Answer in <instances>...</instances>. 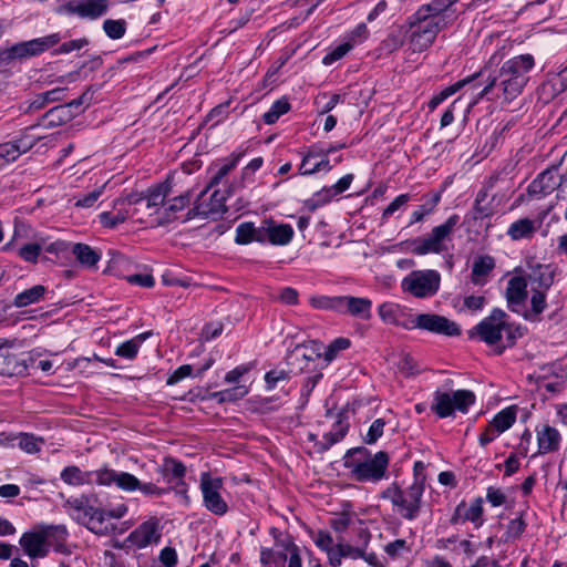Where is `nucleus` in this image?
<instances>
[{"label": "nucleus", "mask_w": 567, "mask_h": 567, "mask_svg": "<svg viewBox=\"0 0 567 567\" xmlns=\"http://www.w3.org/2000/svg\"><path fill=\"white\" fill-rule=\"evenodd\" d=\"M378 312L383 322L394 326L403 327V324H409V319L406 321H401L400 317L402 315L401 306L394 302H383L379 306Z\"/></svg>", "instance_id": "nucleus-34"}, {"label": "nucleus", "mask_w": 567, "mask_h": 567, "mask_svg": "<svg viewBox=\"0 0 567 567\" xmlns=\"http://www.w3.org/2000/svg\"><path fill=\"white\" fill-rule=\"evenodd\" d=\"M516 420V410L511 406L498 412L491 421L489 425L499 434L508 430Z\"/></svg>", "instance_id": "nucleus-36"}, {"label": "nucleus", "mask_w": 567, "mask_h": 567, "mask_svg": "<svg viewBox=\"0 0 567 567\" xmlns=\"http://www.w3.org/2000/svg\"><path fill=\"white\" fill-rule=\"evenodd\" d=\"M423 493L424 488L420 483H412L405 489L393 484L382 493V497L390 499L403 518L413 520L420 513Z\"/></svg>", "instance_id": "nucleus-5"}, {"label": "nucleus", "mask_w": 567, "mask_h": 567, "mask_svg": "<svg viewBox=\"0 0 567 567\" xmlns=\"http://www.w3.org/2000/svg\"><path fill=\"white\" fill-rule=\"evenodd\" d=\"M495 267V260L491 256L478 257L472 267L473 281L478 282V278L487 276Z\"/></svg>", "instance_id": "nucleus-43"}, {"label": "nucleus", "mask_w": 567, "mask_h": 567, "mask_svg": "<svg viewBox=\"0 0 567 567\" xmlns=\"http://www.w3.org/2000/svg\"><path fill=\"white\" fill-rule=\"evenodd\" d=\"M109 0H87L86 2L69 1L63 6V11L76 14L82 19H97L107 10Z\"/></svg>", "instance_id": "nucleus-16"}, {"label": "nucleus", "mask_w": 567, "mask_h": 567, "mask_svg": "<svg viewBox=\"0 0 567 567\" xmlns=\"http://www.w3.org/2000/svg\"><path fill=\"white\" fill-rule=\"evenodd\" d=\"M72 252L81 266L94 268L101 259V255L91 246L82 243L74 244Z\"/></svg>", "instance_id": "nucleus-31"}, {"label": "nucleus", "mask_w": 567, "mask_h": 567, "mask_svg": "<svg viewBox=\"0 0 567 567\" xmlns=\"http://www.w3.org/2000/svg\"><path fill=\"white\" fill-rule=\"evenodd\" d=\"M147 337L148 333L145 332L121 343L120 346H117L115 354L127 360H133L137 355L140 347L146 340Z\"/></svg>", "instance_id": "nucleus-35"}, {"label": "nucleus", "mask_w": 567, "mask_h": 567, "mask_svg": "<svg viewBox=\"0 0 567 567\" xmlns=\"http://www.w3.org/2000/svg\"><path fill=\"white\" fill-rule=\"evenodd\" d=\"M320 153L315 154L313 152H310L308 155H306L301 162L300 171L303 175H310L320 171L329 172L332 166L330 165L329 159L323 158L312 165H310V159L316 156H320Z\"/></svg>", "instance_id": "nucleus-41"}, {"label": "nucleus", "mask_w": 567, "mask_h": 567, "mask_svg": "<svg viewBox=\"0 0 567 567\" xmlns=\"http://www.w3.org/2000/svg\"><path fill=\"white\" fill-rule=\"evenodd\" d=\"M560 184L556 171L546 169L535 178L527 188L530 196L542 197L550 194Z\"/></svg>", "instance_id": "nucleus-19"}, {"label": "nucleus", "mask_w": 567, "mask_h": 567, "mask_svg": "<svg viewBox=\"0 0 567 567\" xmlns=\"http://www.w3.org/2000/svg\"><path fill=\"white\" fill-rule=\"evenodd\" d=\"M244 151L234 152L233 154H230V156L223 159V163L220 165L215 164V166H217L218 168L210 178V182L208 183L207 187L200 193V196H204L207 193L208 188L218 185L221 182V179L237 166L239 159L244 156Z\"/></svg>", "instance_id": "nucleus-27"}, {"label": "nucleus", "mask_w": 567, "mask_h": 567, "mask_svg": "<svg viewBox=\"0 0 567 567\" xmlns=\"http://www.w3.org/2000/svg\"><path fill=\"white\" fill-rule=\"evenodd\" d=\"M410 28H416L422 30H432L433 35L436 37L441 30L446 28L449 24L445 23L443 18H434L431 13L422 12L421 9L410 18Z\"/></svg>", "instance_id": "nucleus-23"}, {"label": "nucleus", "mask_w": 567, "mask_h": 567, "mask_svg": "<svg viewBox=\"0 0 567 567\" xmlns=\"http://www.w3.org/2000/svg\"><path fill=\"white\" fill-rule=\"evenodd\" d=\"M290 104L287 99L282 97L272 103L269 111L262 115V120L266 124H274L278 118L289 112Z\"/></svg>", "instance_id": "nucleus-44"}, {"label": "nucleus", "mask_w": 567, "mask_h": 567, "mask_svg": "<svg viewBox=\"0 0 567 567\" xmlns=\"http://www.w3.org/2000/svg\"><path fill=\"white\" fill-rule=\"evenodd\" d=\"M105 188V185H102L94 190L90 192L89 194L76 198L74 205L76 207L81 208H91L94 206V204L97 202V199L101 197Z\"/></svg>", "instance_id": "nucleus-54"}, {"label": "nucleus", "mask_w": 567, "mask_h": 567, "mask_svg": "<svg viewBox=\"0 0 567 567\" xmlns=\"http://www.w3.org/2000/svg\"><path fill=\"white\" fill-rule=\"evenodd\" d=\"M349 430V422L343 417L342 414H339L338 420L333 424L331 431L327 432L322 441L319 442V450L324 452L328 451L332 445L340 442Z\"/></svg>", "instance_id": "nucleus-28"}, {"label": "nucleus", "mask_w": 567, "mask_h": 567, "mask_svg": "<svg viewBox=\"0 0 567 567\" xmlns=\"http://www.w3.org/2000/svg\"><path fill=\"white\" fill-rule=\"evenodd\" d=\"M61 480L69 485H83L91 482V475L78 466H68L61 472Z\"/></svg>", "instance_id": "nucleus-39"}, {"label": "nucleus", "mask_w": 567, "mask_h": 567, "mask_svg": "<svg viewBox=\"0 0 567 567\" xmlns=\"http://www.w3.org/2000/svg\"><path fill=\"white\" fill-rule=\"evenodd\" d=\"M411 548L404 539H395L384 546V551L391 559H398L410 553Z\"/></svg>", "instance_id": "nucleus-50"}, {"label": "nucleus", "mask_w": 567, "mask_h": 567, "mask_svg": "<svg viewBox=\"0 0 567 567\" xmlns=\"http://www.w3.org/2000/svg\"><path fill=\"white\" fill-rule=\"evenodd\" d=\"M163 472L165 476L169 477V481L173 478L177 480L176 486L184 485L183 477L186 468L182 462L172 457H166L163 464Z\"/></svg>", "instance_id": "nucleus-37"}, {"label": "nucleus", "mask_w": 567, "mask_h": 567, "mask_svg": "<svg viewBox=\"0 0 567 567\" xmlns=\"http://www.w3.org/2000/svg\"><path fill=\"white\" fill-rule=\"evenodd\" d=\"M473 82V75L471 76H467L458 82H456L455 84L444 89L443 91H441L439 94L434 95L431 101L429 102V107L431 110H434L435 107H437L444 100H446L447 97H450L451 95H453L454 93H456L461 87H463L464 85L468 84Z\"/></svg>", "instance_id": "nucleus-42"}, {"label": "nucleus", "mask_w": 567, "mask_h": 567, "mask_svg": "<svg viewBox=\"0 0 567 567\" xmlns=\"http://www.w3.org/2000/svg\"><path fill=\"white\" fill-rule=\"evenodd\" d=\"M410 200L409 194H401L395 197L383 210L382 218H388L394 214L400 207L404 206Z\"/></svg>", "instance_id": "nucleus-64"}, {"label": "nucleus", "mask_w": 567, "mask_h": 567, "mask_svg": "<svg viewBox=\"0 0 567 567\" xmlns=\"http://www.w3.org/2000/svg\"><path fill=\"white\" fill-rule=\"evenodd\" d=\"M288 378V373L284 370H271L265 375L266 388L268 390H272L278 385L279 382L287 381Z\"/></svg>", "instance_id": "nucleus-63"}, {"label": "nucleus", "mask_w": 567, "mask_h": 567, "mask_svg": "<svg viewBox=\"0 0 567 567\" xmlns=\"http://www.w3.org/2000/svg\"><path fill=\"white\" fill-rule=\"evenodd\" d=\"M55 533L59 536L65 535V529L50 526L38 532L24 533L20 538V545L30 558H43L49 553V539Z\"/></svg>", "instance_id": "nucleus-9"}, {"label": "nucleus", "mask_w": 567, "mask_h": 567, "mask_svg": "<svg viewBox=\"0 0 567 567\" xmlns=\"http://www.w3.org/2000/svg\"><path fill=\"white\" fill-rule=\"evenodd\" d=\"M16 363L17 359L9 349L0 347V373L11 374Z\"/></svg>", "instance_id": "nucleus-56"}, {"label": "nucleus", "mask_w": 567, "mask_h": 567, "mask_svg": "<svg viewBox=\"0 0 567 567\" xmlns=\"http://www.w3.org/2000/svg\"><path fill=\"white\" fill-rule=\"evenodd\" d=\"M527 279L524 276H514L507 281L505 298L507 307L515 313H522L528 297Z\"/></svg>", "instance_id": "nucleus-14"}, {"label": "nucleus", "mask_w": 567, "mask_h": 567, "mask_svg": "<svg viewBox=\"0 0 567 567\" xmlns=\"http://www.w3.org/2000/svg\"><path fill=\"white\" fill-rule=\"evenodd\" d=\"M41 252L39 244H27L19 249V256L29 262H35Z\"/></svg>", "instance_id": "nucleus-62"}, {"label": "nucleus", "mask_w": 567, "mask_h": 567, "mask_svg": "<svg viewBox=\"0 0 567 567\" xmlns=\"http://www.w3.org/2000/svg\"><path fill=\"white\" fill-rule=\"evenodd\" d=\"M91 482L99 485L109 486L115 484L125 492H134V487L138 484V478L127 472H116L107 467L90 472Z\"/></svg>", "instance_id": "nucleus-13"}, {"label": "nucleus", "mask_w": 567, "mask_h": 567, "mask_svg": "<svg viewBox=\"0 0 567 567\" xmlns=\"http://www.w3.org/2000/svg\"><path fill=\"white\" fill-rule=\"evenodd\" d=\"M534 65L535 59L529 53L506 60L498 71H493L485 65L473 74V80H485V85L477 93L475 102L486 99L488 101L499 100L502 103H511L522 94L529 81V72Z\"/></svg>", "instance_id": "nucleus-1"}, {"label": "nucleus", "mask_w": 567, "mask_h": 567, "mask_svg": "<svg viewBox=\"0 0 567 567\" xmlns=\"http://www.w3.org/2000/svg\"><path fill=\"white\" fill-rule=\"evenodd\" d=\"M310 305L317 309H332V310L339 311L340 296H337V297H327V296L311 297Z\"/></svg>", "instance_id": "nucleus-52"}, {"label": "nucleus", "mask_w": 567, "mask_h": 567, "mask_svg": "<svg viewBox=\"0 0 567 567\" xmlns=\"http://www.w3.org/2000/svg\"><path fill=\"white\" fill-rule=\"evenodd\" d=\"M404 329H422L433 333L445 336H458L461 333L457 324L447 318L435 313H420L409 319V324H403Z\"/></svg>", "instance_id": "nucleus-10"}, {"label": "nucleus", "mask_w": 567, "mask_h": 567, "mask_svg": "<svg viewBox=\"0 0 567 567\" xmlns=\"http://www.w3.org/2000/svg\"><path fill=\"white\" fill-rule=\"evenodd\" d=\"M460 221L458 215L450 216L443 224L434 227L424 238H417L411 241L410 250L414 255L423 256L427 254H441L446 250L445 243L451 240V236Z\"/></svg>", "instance_id": "nucleus-6"}, {"label": "nucleus", "mask_w": 567, "mask_h": 567, "mask_svg": "<svg viewBox=\"0 0 567 567\" xmlns=\"http://www.w3.org/2000/svg\"><path fill=\"white\" fill-rule=\"evenodd\" d=\"M350 347V340L347 338H338L333 340L326 349L324 360L330 362L333 360L339 351L346 350Z\"/></svg>", "instance_id": "nucleus-55"}, {"label": "nucleus", "mask_w": 567, "mask_h": 567, "mask_svg": "<svg viewBox=\"0 0 567 567\" xmlns=\"http://www.w3.org/2000/svg\"><path fill=\"white\" fill-rule=\"evenodd\" d=\"M103 30L109 38L117 40L125 34L126 22L124 20L107 19L103 22Z\"/></svg>", "instance_id": "nucleus-47"}, {"label": "nucleus", "mask_w": 567, "mask_h": 567, "mask_svg": "<svg viewBox=\"0 0 567 567\" xmlns=\"http://www.w3.org/2000/svg\"><path fill=\"white\" fill-rule=\"evenodd\" d=\"M189 203L190 192H186L185 194L174 197L169 200L168 206L166 207V216L169 217V214L183 210Z\"/></svg>", "instance_id": "nucleus-58"}, {"label": "nucleus", "mask_w": 567, "mask_h": 567, "mask_svg": "<svg viewBox=\"0 0 567 567\" xmlns=\"http://www.w3.org/2000/svg\"><path fill=\"white\" fill-rule=\"evenodd\" d=\"M507 313L502 309H494L491 315L476 324L471 332L488 346H495V353L502 354L505 349L512 348L517 338L522 337L520 329L506 321Z\"/></svg>", "instance_id": "nucleus-2"}, {"label": "nucleus", "mask_w": 567, "mask_h": 567, "mask_svg": "<svg viewBox=\"0 0 567 567\" xmlns=\"http://www.w3.org/2000/svg\"><path fill=\"white\" fill-rule=\"evenodd\" d=\"M352 181H353V175L347 174L343 177H341L332 186L322 189V192L319 195L322 194L324 196V200L327 202V200L331 199L333 196H337V195L346 192L350 187Z\"/></svg>", "instance_id": "nucleus-46"}, {"label": "nucleus", "mask_w": 567, "mask_h": 567, "mask_svg": "<svg viewBox=\"0 0 567 567\" xmlns=\"http://www.w3.org/2000/svg\"><path fill=\"white\" fill-rule=\"evenodd\" d=\"M47 291H48V289L45 286L35 285L29 289H25V290L19 292L14 297L12 305L16 308H24L30 305L38 303L44 299Z\"/></svg>", "instance_id": "nucleus-30"}, {"label": "nucleus", "mask_w": 567, "mask_h": 567, "mask_svg": "<svg viewBox=\"0 0 567 567\" xmlns=\"http://www.w3.org/2000/svg\"><path fill=\"white\" fill-rule=\"evenodd\" d=\"M405 42V32L400 28L392 31L381 43V51L392 53L399 50Z\"/></svg>", "instance_id": "nucleus-45"}, {"label": "nucleus", "mask_w": 567, "mask_h": 567, "mask_svg": "<svg viewBox=\"0 0 567 567\" xmlns=\"http://www.w3.org/2000/svg\"><path fill=\"white\" fill-rule=\"evenodd\" d=\"M100 89V85H90L78 99L71 101V105L74 106V110L79 112V114L82 113L84 111L82 106H89L93 101L94 94L99 92Z\"/></svg>", "instance_id": "nucleus-49"}, {"label": "nucleus", "mask_w": 567, "mask_h": 567, "mask_svg": "<svg viewBox=\"0 0 567 567\" xmlns=\"http://www.w3.org/2000/svg\"><path fill=\"white\" fill-rule=\"evenodd\" d=\"M127 217L128 214L123 212H117L114 215L109 212H104L100 214V221L105 227L114 228L116 225L124 223Z\"/></svg>", "instance_id": "nucleus-60"}, {"label": "nucleus", "mask_w": 567, "mask_h": 567, "mask_svg": "<svg viewBox=\"0 0 567 567\" xmlns=\"http://www.w3.org/2000/svg\"><path fill=\"white\" fill-rule=\"evenodd\" d=\"M63 37L56 32L42 38L32 39L13 45L10 49V54L13 58H30L39 55L51 48L55 47Z\"/></svg>", "instance_id": "nucleus-12"}, {"label": "nucleus", "mask_w": 567, "mask_h": 567, "mask_svg": "<svg viewBox=\"0 0 567 567\" xmlns=\"http://www.w3.org/2000/svg\"><path fill=\"white\" fill-rule=\"evenodd\" d=\"M458 0H433L431 3L420 7L421 13H431L434 18H443L446 24L452 23L456 19L452 6Z\"/></svg>", "instance_id": "nucleus-24"}, {"label": "nucleus", "mask_w": 567, "mask_h": 567, "mask_svg": "<svg viewBox=\"0 0 567 567\" xmlns=\"http://www.w3.org/2000/svg\"><path fill=\"white\" fill-rule=\"evenodd\" d=\"M35 142V137L25 135L14 142L0 144V168L16 161L21 154L31 150Z\"/></svg>", "instance_id": "nucleus-17"}, {"label": "nucleus", "mask_w": 567, "mask_h": 567, "mask_svg": "<svg viewBox=\"0 0 567 567\" xmlns=\"http://www.w3.org/2000/svg\"><path fill=\"white\" fill-rule=\"evenodd\" d=\"M161 538L158 524L154 520H147L134 529L127 537V540L137 548H145L150 544L157 543Z\"/></svg>", "instance_id": "nucleus-18"}, {"label": "nucleus", "mask_w": 567, "mask_h": 567, "mask_svg": "<svg viewBox=\"0 0 567 567\" xmlns=\"http://www.w3.org/2000/svg\"><path fill=\"white\" fill-rule=\"evenodd\" d=\"M254 223L246 221L241 223L236 228L235 243L238 245H248L254 241Z\"/></svg>", "instance_id": "nucleus-48"}, {"label": "nucleus", "mask_w": 567, "mask_h": 567, "mask_svg": "<svg viewBox=\"0 0 567 567\" xmlns=\"http://www.w3.org/2000/svg\"><path fill=\"white\" fill-rule=\"evenodd\" d=\"M475 403V394L471 390L437 389L433 394L431 410L439 417L452 416L456 411L466 413Z\"/></svg>", "instance_id": "nucleus-4"}, {"label": "nucleus", "mask_w": 567, "mask_h": 567, "mask_svg": "<svg viewBox=\"0 0 567 567\" xmlns=\"http://www.w3.org/2000/svg\"><path fill=\"white\" fill-rule=\"evenodd\" d=\"M441 275L434 269L413 270L401 281V289L417 299L435 296L440 289Z\"/></svg>", "instance_id": "nucleus-7"}, {"label": "nucleus", "mask_w": 567, "mask_h": 567, "mask_svg": "<svg viewBox=\"0 0 567 567\" xmlns=\"http://www.w3.org/2000/svg\"><path fill=\"white\" fill-rule=\"evenodd\" d=\"M352 50L351 45L346 41H342L338 44L331 52H329L323 59L322 63L329 65L340 59H342L347 53Z\"/></svg>", "instance_id": "nucleus-57"}, {"label": "nucleus", "mask_w": 567, "mask_h": 567, "mask_svg": "<svg viewBox=\"0 0 567 567\" xmlns=\"http://www.w3.org/2000/svg\"><path fill=\"white\" fill-rule=\"evenodd\" d=\"M221 486V478H212L208 473L202 474L200 489L203 493L204 504L206 508L215 515H224L228 509L226 502L219 494Z\"/></svg>", "instance_id": "nucleus-11"}, {"label": "nucleus", "mask_w": 567, "mask_h": 567, "mask_svg": "<svg viewBox=\"0 0 567 567\" xmlns=\"http://www.w3.org/2000/svg\"><path fill=\"white\" fill-rule=\"evenodd\" d=\"M483 499L482 497L475 498L470 505L465 502H461L451 516L450 523L452 525L463 524L465 522H472L476 527L483 524Z\"/></svg>", "instance_id": "nucleus-15"}, {"label": "nucleus", "mask_w": 567, "mask_h": 567, "mask_svg": "<svg viewBox=\"0 0 567 567\" xmlns=\"http://www.w3.org/2000/svg\"><path fill=\"white\" fill-rule=\"evenodd\" d=\"M385 422L383 419H377L372 422L369 427L367 435L364 436V443L374 444L383 434Z\"/></svg>", "instance_id": "nucleus-59"}, {"label": "nucleus", "mask_w": 567, "mask_h": 567, "mask_svg": "<svg viewBox=\"0 0 567 567\" xmlns=\"http://www.w3.org/2000/svg\"><path fill=\"white\" fill-rule=\"evenodd\" d=\"M203 196H198L196 203H195V206L193 208H190L187 213V220L194 218V217H197V216H200V217H204V218H207L212 215L215 214V212H217L218 209L216 207H207L205 206L204 204L202 203H198V200L202 198Z\"/></svg>", "instance_id": "nucleus-61"}, {"label": "nucleus", "mask_w": 567, "mask_h": 567, "mask_svg": "<svg viewBox=\"0 0 567 567\" xmlns=\"http://www.w3.org/2000/svg\"><path fill=\"white\" fill-rule=\"evenodd\" d=\"M43 443V439L35 437L32 434H21L19 437V446L27 453L39 452Z\"/></svg>", "instance_id": "nucleus-53"}, {"label": "nucleus", "mask_w": 567, "mask_h": 567, "mask_svg": "<svg viewBox=\"0 0 567 567\" xmlns=\"http://www.w3.org/2000/svg\"><path fill=\"white\" fill-rule=\"evenodd\" d=\"M411 33L409 35L410 47L413 52H422L426 50L435 40L432 30H422L416 28H410Z\"/></svg>", "instance_id": "nucleus-33"}, {"label": "nucleus", "mask_w": 567, "mask_h": 567, "mask_svg": "<svg viewBox=\"0 0 567 567\" xmlns=\"http://www.w3.org/2000/svg\"><path fill=\"white\" fill-rule=\"evenodd\" d=\"M424 199V204L412 213L411 224L421 221L434 210L441 200V193H433L431 196H425Z\"/></svg>", "instance_id": "nucleus-38"}, {"label": "nucleus", "mask_w": 567, "mask_h": 567, "mask_svg": "<svg viewBox=\"0 0 567 567\" xmlns=\"http://www.w3.org/2000/svg\"><path fill=\"white\" fill-rule=\"evenodd\" d=\"M79 114L74 110V106L70 103L58 105L52 109H50L47 113H44L41 117L42 124L45 127H55L60 126L69 121H71L73 117H75Z\"/></svg>", "instance_id": "nucleus-21"}, {"label": "nucleus", "mask_w": 567, "mask_h": 567, "mask_svg": "<svg viewBox=\"0 0 567 567\" xmlns=\"http://www.w3.org/2000/svg\"><path fill=\"white\" fill-rule=\"evenodd\" d=\"M369 35V30L365 23H360L355 27L354 30L349 32L344 38L343 41H346L348 44L351 45L353 49L354 47L361 44L363 41L367 40Z\"/></svg>", "instance_id": "nucleus-51"}, {"label": "nucleus", "mask_w": 567, "mask_h": 567, "mask_svg": "<svg viewBox=\"0 0 567 567\" xmlns=\"http://www.w3.org/2000/svg\"><path fill=\"white\" fill-rule=\"evenodd\" d=\"M530 289H549L554 282V272L548 265L537 264L524 276Z\"/></svg>", "instance_id": "nucleus-22"}, {"label": "nucleus", "mask_w": 567, "mask_h": 567, "mask_svg": "<svg viewBox=\"0 0 567 567\" xmlns=\"http://www.w3.org/2000/svg\"><path fill=\"white\" fill-rule=\"evenodd\" d=\"M268 243L276 246L288 245L293 237V228L288 224H277L272 219H266Z\"/></svg>", "instance_id": "nucleus-25"}, {"label": "nucleus", "mask_w": 567, "mask_h": 567, "mask_svg": "<svg viewBox=\"0 0 567 567\" xmlns=\"http://www.w3.org/2000/svg\"><path fill=\"white\" fill-rule=\"evenodd\" d=\"M372 301L368 298L340 296L341 313H349L351 316L369 319L371 317Z\"/></svg>", "instance_id": "nucleus-20"}, {"label": "nucleus", "mask_w": 567, "mask_h": 567, "mask_svg": "<svg viewBox=\"0 0 567 567\" xmlns=\"http://www.w3.org/2000/svg\"><path fill=\"white\" fill-rule=\"evenodd\" d=\"M69 504L74 511L75 518L95 533L103 529L105 516L122 518L127 512V507L124 504L112 509H105L93 495L74 498L69 501Z\"/></svg>", "instance_id": "nucleus-3"}, {"label": "nucleus", "mask_w": 567, "mask_h": 567, "mask_svg": "<svg viewBox=\"0 0 567 567\" xmlns=\"http://www.w3.org/2000/svg\"><path fill=\"white\" fill-rule=\"evenodd\" d=\"M537 440L539 453L545 454L558 450L560 434L555 427L545 425L540 431H538Z\"/></svg>", "instance_id": "nucleus-29"}, {"label": "nucleus", "mask_w": 567, "mask_h": 567, "mask_svg": "<svg viewBox=\"0 0 567 567\" xmlns=\"http://www.w3.org/2000/svg\"><path fill=\"white\" fill-rule=\"evenodd\" d=\"M344 465L347 468H350L352 476L357 481L375 483L385 477L389 465V455L388 453L380 451L369 460H346Z\"/></svg>", "instance_id": "nucleus-8"}, {"label": "nucleus", "mask_w": 567, "mask_h": 567, "mask_svg": "<svg viewBox=\"0 0 567 567\" xmlns=\"http://www.w3.org/2000/svg\"><path fill=\"white\" fill-rule=\"evenodd\" d=\"M536 231L535 221L529 218H522L511 224L507 235L513 240L532 238Z\"/></svg>", "instance_id": "nucleus-32"}, {"label": "nucleus", "mask_w": 567, "mask_h": 567, "mask_svg": "<svg viewBox=\"0 0 567 567\" xmlns=\"http://www.w3.org/2000/svg\"><path fill=\"white\" fill-rule=\"evenodd\" d=\"M171 193V186L168 184H158L147 190L144 195L147 200V208L156 207L164 204L166 196Z\"/></svg>", "instance_id": "nucleus-40"}, {"label": "nucleus", "mask_w": 567, "mask_h": 567, "mask_svg": "<svg viewBox=\"0 0 567 567\" xmlns=\"http://www.w3.org/2000/svg\"><path fill=\"white\" fill-rule=\"evenodd\" d=\"M548 290L549 289H536V288L530 289V299H529L530 308L528 310L522 311V313H520V315H523V317L526 320H529V321H539L540 320V315L547 308L546 295H547Z\"/></svg>", "instance_id": "nucleus-26"}]
</instances>
